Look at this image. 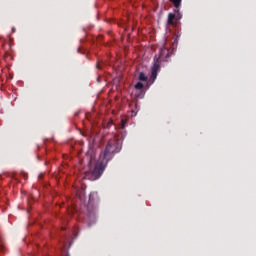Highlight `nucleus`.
Listing matches in <instances>:
<instances>
[{
    "instance_id": "6",
    "label": "nucleus",
    "mask_w": 256,
    "mask_h": 256,
    "mask_svg": "<svg viewBox=\"0 0 256 256\" xmlns=\"http://www.w3.org/2000/svg\"><path fill=\"white\" fill-rule=\"evenodd\" d=\"M138 79L139 81H147V77L145 76L144 72H140Z\"/></svg>"
},
{
    "instance_id": "11",
    "label": "nucleus",
    "mask_w": 256,
    "mask_h": 256,
    "mask_svg": "<svg viewBox=\"0 0 256 256\" xmlns=\"http://www.w3.org/2000/svg\"><path fill=\"white\" fill-rule=\"evenodd\" d=\"M43 177V175H40L39 178L41 179Z\"/></svg>"
},
{
    "instance_id": "8",
    "label": "nucleus",
    "mask_w": 256,
    "mask_h": 256,
    "mask_svg": "<svg viewBox=\"0 0 256 256\" xmlns=\"http://www.w3.org/2000/svg\"><path fill=\"white\" fill-rule=\"evenodd\" d=\"M111 127H113V120H110L106 126H105V129H111Z\"/></svg>"
},
{
    "instance_id": "3",
    "label": "nucleus",
    "mask_w": 256,
    "mask_h": 256,
    "mask_svg": "<svg viewBox=\"0 0 256 256\" xmlns=\"http://www.w3.org/2000/svg\"><path fill=\"white\" fill-rule=\"evenodd\" d=\"M175 13L168 14V20H167L168 25H171V26L177 25V22L183 17V15H181V12H179V10H175Z\"/></svg>"
},
{
    "instance_id": "5",
    "label": "nucleus",
    "mask_w": 256,
    "mask_h": 256,
    "mask_svg": "<svg viewBox=\"0 0 256 256\" xmlns=\"http://www.w3.org/2000/svg\"><path fill=\"white\" fill-rule=\"evenodd\" d=\"M171 4L175 7L176 11H179L181 9V2L183 0H169Z\"/></svg>"
},
{
    "instance_id": "2",
    "label": "nucleus",
    "mask_w": 256,
    "mask_h": 256,
    "mask_svg": "<svg viewBox=\"0 0 256 256\" xmlns=\"http://www.w3.org/2000/svg\"><path fill=\"white\" fill-rule=\"evenodd\" d=\"M87 215H88V227H91L93 223H95L97 219V208L94 206L87 207Z\"/></svg>"
},
{
    "instance_id": "1",
    "label": "nucleus",
    "mask_w": 256,
    "mask_h": 256,
    "mask_svg": "<svg viewBox=\"0 0 256 256\" xmlns=\"http://www.w3.org/2000/svg\"><path fill=\"white\" fill-rule=\"evenodd\" d=\"M121 151V143L117 139H111L108 141L104 152L100 154V161L94 162L93 165V157H91L89 162L90 172L86 174V177L91 175V181H97L101 175H103V171L107 167L109 161L113 159L115 153H119Z\"/></svg>"
},
{
    "instance_id": "7",
    "label": "nucleus",
    "mask_w": 256,
    "mask_h": 256,
    "mask_svg": "<svg viewBox=\"0 0 256 256\" xmlns=\"http://www.w3.org/2000/svg\"><path fill=\"white\" fill-rule=\"evenodd\" d=\"M135 89L138 90V91H141V89H143V83L141 82H138L135 84Z\"/></svg>"
},
{
    "instance_id": "10",
    "label": "nucleus",
    "mask_w": 256,
    "mask_h": 256,
    "mask_svg": "<svg viewBox=\"0 0 256 256\" xmlns=\"http://www.w3.org/2000/svg\"><path fill=\"white\" fill-rule=\"evenodd\" d=\"M125 125H127V120H121V129H125Z\"/></svg>"
},
{
    "instance_id": "4",
    "label": "nucleus",
    "mask_w": 256,
    "mask_h": 256,
    "mask_svg": "<svg viewBox=\"0 0 256 256\" xmlns=\"http://www.w3.org/2000/svg\"><path fill=\"white\" fill-rule=\"evenodd\" d=\"M159 71V63H154L151 71L152 79H157V72Z\"/></svg>"
},
{
    "instance_id": "9",
    "label": "nucleus",
    "mask_w": 256,
    "mask_h": 256,
    "mask_svg": "<svg viewBox=\"0 0 256 256\" xmlns=\"http://www.w3.org/2000/svg\"><path fill=\"white\" fill-rule=\"evenodd\" d=\"M163 53H166L167 55H169V50L162 49L161 52H160V57H163Z\"/></svg>"
}]
</instances>
